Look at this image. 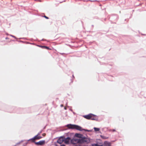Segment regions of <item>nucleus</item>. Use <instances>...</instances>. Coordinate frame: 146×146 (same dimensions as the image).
<instances>
[{"label": "nucleus", "mask_w": 146, "mask_h": 146, "mask_svg": "<svg viewBox=\"0 0 146 146\" xmlns=\"http://www.w3.org/2000/svg\"><path fill=\"white\" fill-rule=\"evenodd\" d=\"M75 136L77 138L82 139L83 137V136L82 135L76 133L75 134Z\"/></svg>", "instance_id": "nucleus-8"}, {"label": "nucleus", "mask_w": 146, "mask_h": 146, "mask_svg": "<svg viewBox=\"0 0 146 146\" xmlns=\"http://www.w3.org/2000/svg\"><path fill=\"white\" fill-rule=\"evenodd\" d=\"M45 134H42V135L43 136H45Z\"/></svg>", "instance_id": "nucleus-22"}, {"label": "nucleus", "mask_w": 146, "mask_h": 146, "mask_svg": "<svg viewBox=\"0 0 146 146\" xmlns=\"http://www.w3.org/2000/svg\"><path fill=\"white\" fill-rule=\"evenodd\" d=\"M75 146H77V145H75Z\"/></svg>", "instance_id": "nucleus-24"}, {"label": "nucleus", "mask_w": 146, "mask_h": 146, "mask_svg": "<svg viewBox=\"0 0 146 146\" xmlns=\"http://www.w3.org/2000/svg\"><path fill=\"white\" fill-rule=\"evenodd\" d=\"M42 130H41L40 132H39L37 134V135H39L42 132Z\"/></svg>", "instance_id": "nucleus-14"}, {"label": "nucleus", "mask_w": 146, "mask_h": 146, "mask_svg": "<svg viewBox=\"0 0 146 146\" xmlns=\"http://www.w3.org/2000/svg\"><path fill=\"white\" fill-rule=\"evenodd\" d=\"M34 143L37 146L42 145L44 144L45 143V141L44 140H41L40 141L38 142H35Z\"/></svg>", "instance_id": "nucleus-5"}, {"label": "nucleus", "mask_w": 146, "mask_h": 146, "mask_svg": "<svg viewBox=\"0 0 146 146\" xmlns=\"http://www.w3.org/2000/svg\"><path fill=\"white\" fill-rule=\"evenodd\" d=\"M61 146H65V145H62Z\"/></svg>", "instance_id": "nucleus-20"}, {"label": "nucleus", "mask_w": 146, "mask_h": 146, "mask_svg": "<svg viewBox=\"0 0 146 146\" xmlns=\"http://www.w3.org/2000/svg\"><path fill=\"white\" fill-rule=\"evenodd\" d=\"M44 17L45 18H46V19H48V17H46V16H44Z\"/></svg>", "instance_id": "nucleus-16"}, {"label": "nucleus", "mask_w": 146, "mask_h": 146, "mask_svg": "<svg viewBox=\"0 0 146 146\" xmlns=\"http://www.w3.org/2000/svg\"><path fill=\"white\" fill-rule=\"evenodd\" d=\"M105 146H110V145H108V146H107V145H105Z\"/></svg>", "instance_id": "nucleus-23"}, {"label": "nucleus", "mask_w": 146, "mask_h": 146, "mask_svg": "<svg viewBox=\"0 0 146 146\" xmlns=\"http://www.w3.org/2000/svg\"><path fill=\"white\" fill-rule=\"evenodd\" d=\"M94 131H99L100 129V128H96V127H94Z\"/></svg>", "instance_id": "nucleus-12"}, {"label": "nucleus", "mask_w": 146, "mask_h": 146, "mask_svg": "<svg viewBox=\"0 0 146 146\" xmlns=\"http://www.w3.org/2000/svg\"><path fill=\"white\" fill-rule=\"evenodd\" d=\"M100 137L102 139H107L108 138V137H106L104 135H101Z\"/></svg>", "instance_id": "nucleus-11"}, {"label": "nucleus", "mask_w": 146, "mask_h": 146, "mask_svg": "<svg viewBox=\"0 0 146 146\" xmlns=\"http://www.w3.org/2000/svg\"><path fill=\"white\" fill-rule=\"evenodd\" d=\"M92 146H98L97 144H94L92 145Z\"/></svg>", "instance_id": "nucleus-15"}, {"label": "nucleus", "mask_w": 146, "mask_h": 146, "mask_svg": "<svg viewBox=\"0 0 146 146\" xmlns=\"http://www.w3.org/2000/svg\"><path fill=\"white\" fill-rule=\"evenodd\" d=\"M95 115H94L92 114V115L91 116V117L90 118L92 120H95L96 119V117H95Z\"/></svg>", "instance_id": "nucleus-10"}, {"label": "nucleus", "mask_w": 146, "mask_h": 146, "mask_svg": "<svg viewBox=\"0 0 146 146\" xmlns=\"http://www.w3.org/2000/svg\"><path fill=\"white\" fill-rule=\"evenodd\" d=\"M41 47H42V48H44L46 49H49V48L47 47V46H41Z\"/></svg>", "instance_id": "nucleus-13"}, {"label": "nucleus", "mask_w": 146, "mask_h": 146, "mask_svg": "<svg viewBox=\"0 0 146 146\" xmlns=\"http://www.w3.org/2000/svg\"><path fill=\"white\" fill-rule=\"evenodd\" d=\"M67 127L69 128L72 129H75L76 130H79L81 131H87L88 132H90V130H88L87 129H83L80 126L76 125H73L71 124H68L67 125Z\"/></svg>", "instance_id": "nucleus-1"}, {"label": "nucleus", "mask_w": 146, "mask_h": 146, "mask_svg": "<svg viewBox=\"0 0 146 146\" xmlns=\"http://www.w3.org/2000/svg\"><path fill=\"white\" fill-rule=\"evenodd\" d=\"M60 106H61V107H63V104H61V105H60Z\"/></svg>", "instance_id": "nucleus-18"}, {"label": "nucleus", "mask_w": 146, "mask_h": 146, "mask_svg": "<svg viewBox=\"0 0 146 146\" xmlns=\"http://www.w3.org/2000/svg\"><path fill=\"white\" fill-rule=\"evenodd\" d=\"M71 143L72 144L74 145L80 144V139L74 138L71 140Z\"/></svg>", "instance_id": "nucleus-3"}, {"label": "nucleus", "mask_w": 146, "mask_h": 146, "mask_svg": "<svg viewBox=\"0 0 146 146\" xmlns=\"http://www.w3.org/2000/svg\"><path fill=\"white\" fill-rule=\"evenodd\" d=\"M64 141L63 137H61V138H59L57 141V142L59 144H61Z\"/></svg>", "instance_id": "nucleus-7"}, {"label": "nucleus", "mask_w": 146, "mask_h": 146, "mask_svg": "<svg viewBox=\"0 0 146 146\" xmlns=\"http://www.w3.org/2000/svg\"><path fill=\"white\" fill-rule=\"evenodd\" d=\"M10 36H12V37H14V38H15V36H14L13 35H10Z\"/></svg>", "instance_id": "nucleus-17"}, {"label": "nucleus", "mask_w": 146, "mask_h": 146, "mask_svg": "<svg viewBox=\"0 0 146 146\" xmlns=\"http://www.w3.org/2000/svg\"><path fill=\"white\" fill-rule=\"evenodd\" d=\"M42 137L40 135H37L29 139L28 140L29 141H31L32 142H35V140H38L41 139Z\"/></svg>", "instance_id": "nucleus-4"}, {"label": "nucleus", "mask_w": 146, "mask_h": 146, "mask_svg": "<svg viewBox=\"0 0 146 146\" xmlns=\"http://www.w3.org/2000/svg\"><path fill=\"white\" fill-rule=\"evenodd\" d=\"M64 109L65 110H66V107H64Z\"/></svg>", "instance_id": "nucleus-21"}, {"label": "nucleus", "mask_w": 146, "mask_h": 146, "mask_svg": "<svg viewBox=\"0 0 146 146\" xmlns=\"http://www.w3.org/2000/svg\"><path fill=\"white\" fill-rule=\"evenodd\" d=\"M70 139V138L69 137H68L66 138L64 140V142L66 144H68L69 143Z\"/></svg>", "instance_id": "nucleus-9"}, {"label": "nucleus", "mask_w": 146, "mask_h": 146, "mask_svg": "<svg viewBox=\"0 0 146 146\" xmlns=\"http://www.w3.org/2000/svg\"><path fill=\"white\" fill-rule=\"evenodd\" d=\"M112 131H115V129H113V130H112Z\"/></svg>", "instance_id": "nucleus-19"}, {"label": "nucleus", "mask_w": 146, "mask_h": 146, "mask_svg": "<svg viewBox=\"0 0 146 146\" xmlns=\"http://www.w3.org/2000/svg\"><path fill=\"white\" fill-rule=\"evenodd\" d=\"M92 115V114H90L88 115H85L83 116V117H85V118L88 119H90V118L91 117V116Z\"/></svg>", "instance_id": "nucleus-6"}, {"label": "nucleus", "mask_w": 146, "mask_h": 146, "mask_svg": "<svg viewBox=\"0 0 146 146\" xmlns=\"http://www.w3.org/2000/svg\"><path fill=\"white\" fill-rule=\"evenodd\" d=\"M80 144L82 143H88L90 142V140L89 138L83 137L82 139H80Z\"/></svg>", "instance_id": "nucleus-2"}]
</instances>
